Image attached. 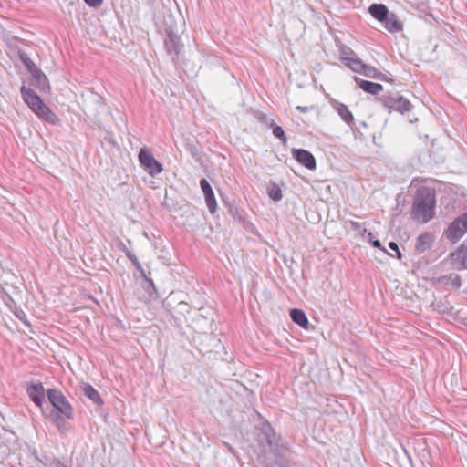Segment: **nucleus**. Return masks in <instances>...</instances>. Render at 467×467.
<instances>
[{"label": "nucleus", "mask_w": 467, "mask_h": 467, "mask_svg": "<svg viewBox=\"0 0 467 467\" xmlns=\"http://www.w3.org/2000/svg\"><path fill=\"white\" fill-rule=\"evenodd\" d=\"M435 191L430 187H420L413 199L411 216L422 223L431 221L435 214Z\"/></svg>", "instance_id": "f257e3e1"}, {"label": "nucleus", "mask_w": 467, "mask_h": 467, "mask_svg": "<svg viewBox=\"0 0 467 467\" xmlns=\"http://www.w3.org/2000/svg\"><path fill=\"white\" fill-rule=\"evenodd\" d=\"M20 91L25 102L36 115L49 123L55 124L57 122V117L56 114L50 110L36 92L25 86L21 87Z\"/></svg>", "instance_id": "f03ea898"}, {"label": "nucleus", "mask_w": 467, "mask_h": 467, "mask_svg": "<svg viewBox=\"0 0 467 467\" xmlns=\"http://www.w3.org/2000/svg\"><path fill=\"white\" fill-rule=\"evenodd\" d=\"M378 99L389 113L394 110L405 114L413 108L412 104L406 98L399 94H384Z\"/></svg>", "instance_id": "7ed1b4c3"}, {"label": "nucleus", "mask_w": 467, "mask_h": 467, "mask_svg": "<svg viewBox=\"0 0 467 467\" xmlns=\"http://www.w3.org/2000/svg\"><path fill=\"white\" fill-rule=\"evenodd\" d=\"M47 396L53 406L51 410H57L68 419L73 418V408L60 390L49 389L47 391Z\"/></svg>", "instance_id": "20e7f679"}, {"label": "nucleus", "mask_w": 467, "mask_h": 467, "mask_svg": "<svg viewBox=\"0 0 467 467\" xmlns=\"http://www.w3.org/2000/svg\"><path fill=\"white\" fill-rule=\"evenodd\" d=\"M467 233V213L455 218L444 232V236L452 244L457 243Z\"/></svg>", "instance_id": "39448f33"}, {"label": "nucleus", "mask_w": 467, "mask_h": 467, "mask_svg": "<svg viewBox=\"0 0 467 467\" xmlns=\"http://www.w3.org/2000/svg\"><path fill=\"white\" fill-rule=\"evenodd\" d=\"M139 161L144 170L151 176L157 175L162 171L161 164L146 149H140Z\"/></svg>", "instance_id": "423d86ee"}, {"label": "nucleus", "mask_w": 467, "mask_h": 467, "mask_svg": "<svg viewBox=\"0 0 467 467\" xmlns=\"http://www.w3.org/2000/svg\"><path fill=\"white\" fill-rule=\"evenodd\" d=\"M164 47L167 54L171 57L172 61L176 62L182 48L180 37L176 34L169 32L164 39Z\"/></svg>", "instance_id": "0eeeda50"}, {"label": "nucleus", "mask_w": 467, "mask_h": 467, "mask_svg": "<svg viewBox=\"0 0 467 467\" xmlns=\"http://www.w3.org/2000/svg\"><path fill=\"white\" fill-rule=\"evenodd\" d=\"M26 393L34 401V403L42 410V412L45 413L44 405H47V407H48V404L46 402L45 389L42 383L38 382L28 385L26 389Z\"/></svg>", "instance_id": "6e6552de"}, {"label": "nucleus", "mask_w": 467, "mask_h": 467, "mask_svg": "<svg viewBox=\"0 0 467 467\" xmlns=\"http://www.w3.org/2000/svg\"><path fill=\"white\" fill-rule=\"evenodd\" d=\"M292 156L296 159L301 165L305 166L306 169L313 171L316 169L317 163L314 155L304 149H293Z\"/></svg>", "instance_id": "1a4fd4ad"}, {"label": "nucleus", "mask_w": 467, "mask_h": 467, "mask_svg": "<svg viewBox=\"0 0 467 467\" xmlns=\"http://www.w3.org/2000/svg\"><path fill=\"white\" fill-rule=\"evenodd\" d=\"M452 265L458 270L467 269V244H462L450 254Z\"/></svg>", "instance_id": "9d476101"}, {"label": "nucleus", "mask_w": 467, "mask_h": 467, "mask_svg": "<svg viewBox=\"0 0 467 467\" xmlns=\"http://www.w3.org/2000/svg\"><path fill=\"white\" fill-rule=\"evenodd\" d=\"M201 189L205 197V202L208 207V210L211 213H214L217 209V202L213 194V188L209 182L206 179H202L200 181Z\"/></svg>", "instance_id": "9b49d317"}, {"label": "nucleus", "mask_w": 467, "mask_h": 467, "mask_svg": "<svg viewBox=\"0 0 467 467\" xmlns=\"http://www.w3.org/2000/svg\"><path fill=\"white\" fill-rule=\"evenodd\" d=\"M433 241V234L430 232H425L420 234L416 240L415 251L418 254H423L431 248Z\"/></svg>", "instance_id": "f8f14e48"}, {"label": "nucleus", "mask_w": 467, "mask_h": 467, "mask_svg": "<svg viewBox=\"0 0 467 467\" xmlns=\"http://www.w3.org/2000/svg\"><path fill=\"white\" fill-rule=\"evenodd\" d=\"M331 105L337 113L340 116V118L345 121V123L349 127H352L354 124V117L353 114L349 111L348 106L336 100L333 101Z\"/></svg>", "instance_id": "ddd939ff"}, {"label": "nucleus", "mask_w": 467, "mask_h": 467, "mask_svg": "<svg viewBox=\"0 0 467 467\" xmlns=\"http://www.w3.org/2000/svg\"><path fill=\"white\" fill-rule=\"evenodd\" d=\"M47 417L57 426L59 431L64 432L69 430V424L67 422V417L57 410H50Z\"/></svg>", "instance_id": "4468645a"}, {"label": "nucleus", "mask_w": 467, "mask_h": 467, "mask_svg": "<svg viewBox=\"0 0 467 467\" xmlns=\"http://www.w3.org/2000/svg\"><path fill=\"white\" fill-rule=\"evenodd\" d=\"M383 26L389 33H399L403 30V23L398 18L396 14L389 13L388 18L384 20Z\"/></svg>", "instance_id": "2eb2a0df"}, {"label": "nucleus", "mask_w": 467, "mask_h": 467, "mask_svg": "<svg viewBox=\"0 0 467 467\" xmlns=\"http://www.w3.org/2000/svg\"><path fill=\"white\" fill-rule=\"evenodd\" d=\"M358 87L365 92L378 95L383 90V86L379 83L371 82L368 80L356 78Z\"/></svg>", "instance_id": "dca6fc26"}, {"label": "nucleus", "mask_w": 467, "mask_h": 467, "mask_svg": "<svg viewBox=\"0 0 467 467\" xmlns=\"http://www.w3.org/2000/svg\"><path fill=\"white\" fill-rule=\"evenodd\" d=\"M81 389L83 394L89 399L94 404L98 406H101L104 401L102 398L100 397L99 393L96 389H94L90 384L88 383H83L81 385Z\"/></svg>", "instance_id": "f3484780"}, {"label": "nucleus", "mask_w": 467, "mask_h": 467, "mask_svg": "<svg viewBox=\"0 0 467 467\" xmlns=\"http://www.w3.org/2000/svg\"><path fill=\"white\" fill-rule=\"evenodd\" d=\"M368 11L375 19L381 23L388 18V15L390 13L383 4H372Z\"/></svg>", "instance_id": "a211bd4d"}, {"label": "nucleus", "mask_w": 467, "mask_h": 467, "mask_svg": "<svg viewBox=\"0 0 467 467\" xmlns=\"http://www.w3.org/2000/svg\"><path fill=\"white\" fill-rule=\"evenodd\" d=\"M33 82L32 85L40 90L46 91L49 88L48 79L47 76L42 72L41 69H36L32 74Z\"/></svg>", "instance_id": "6ab92c4d"}, {"label": "nucleus", "mask_w": 467, "mask_h": 467, "mask_svg": "<svg viewBox=\"0 0 467 467\" xmlns=\"http://www.w3.org/2000/svg\"><path fill=\"white\" fill-rule=\"evenodd\" d=\"M290 317L294 323L300 326L303 328H306L308 326V318L305 312L301 309L293 308L290 311Z\"/></svg>", "instance_id": "aec40b11"}, {"label": "nucleus", "mask_w": 467, "mask_h": 467, "mask_svg": "<svg viewBox=\"0 0 467 467\" xmlns=\"http://www.w3.org/2000/svg\"><path fill=\"white\" fill-rule=\"evenodd\" d=\"M341 61L354 72L361 73L364 63L357 57H342Z\"/></svg>", "instance_id": "412c9836"}, {"label": "nucleus", "mask_w": 467, "mask_h": 467, "mask_svg": "<svg viewBox=\"0 0 467 467\" xmlns=\"http://www.w3.org/2000/svg\"><path fill=\"white\" fill-rule=\"evenodd\" d=\"M367 78H375V79H380V80H387V77L382 74L379 70H378L376 67L365 65L362 68L361 73Z\"/></svg>", "instance_id": "4be33fe9"}, {"label": "nucleus", "mask_w": 467, "mask_h": 467, "mask_svg": "<svg viewBox=\"0 0 467 467\" xmlns=\"http://www.w3.org/2000/svg\"><path fill=\"white\" fill-rule=\"evenodd\" d=\"M144 280L143 287L148 292L150 297L151 298H157L158 297V292L157 288L153 283V280L146 275V276H141Z\"/></svg>", "instance_id": "5701e85b"}, {"label": "nucleus", "mask_w": 467, "mask_h": 467, "mask_svg": "<svg viewBox=\"0 0 467 467\" xmlns=\"http://www.w3.org/2000/svg\"><path fill=\"white\" fill-rule=\"evenodd\" d=\"M19 58L23 62L26 69L30 72V74L38 69L36 64L30 59V57L25 52H19Z\"/></svg>", "instance_id": "b1692460"}, {"label": "nucleus", "mask_w": 467, "mask_h": 467, "mask_svg": "<svg viewBox=\"0 0 467 467\" xmlns=\"http://www.w3.org/2000/svg\"><path fill=\"white\" fill-rule=\"evenodd\" d=\"M268 196L275 202H278L283 198L282 191L280 187L273 183L271 188L268 190Z\"/></svg>", "instance_id": "393cba45"}, {"label": "nucleus", "mask_w": 467, "mask_h": 467, "mask_svg": "<svg viewBox=\"0 0 467 467\" xmlns=\"http://www.w3.org/2000/svg\"><path fill=\"white\" fill-rule=\"evenodd\" d=\"M271 127H273V134L275 138L279 139L282 143L285 144L287 142V137L282 129V127L275 125L274 122L270 124Z\"/></svg>", "instance_id": "a878e982"}, {"label": "nucleus", "mask_w": 467, "mask_h": 467, "mask_svg": "<svg viewBox=\"0 0 467 467\" xmlns=\"http://www.w3.org/2000/svg\"><path fill=\"white\" fill-rule=\"evenodd\" d=\"M445 279L450 281V285L454 289H459L462 285V280H461V276L459 275L451 274L449 276H442V280H445ZM446 284H449V282H447Z\"/></svg>", "instance_id": "bb28decb"}, {"label": "nucleus", "mask_w": 467, "mask_h": 467, "mask_svg": "<svg viewBox=\"0 0 467 467\" xmlns=\"http://www.w3.org/2000/svg\"><path fill=\"white\" fill-rule=\"evenodd\" d=\"M127 257L132 263V265L136 267V269L140 273V275L146 276V272L143 269L140 263L139 262L137 256L133 253H127Z\"/></svg>", "instance_id": "cd10ccee"}, {"label": "nucleus", "mask_w": 467, "mask_h": 467, "mask_svg": "<svg viewBox=\"0 0 467 467\" xmlns=\"http://www.w3.org/2000/svg\"><path fill=\"white\" fill-rule=\"evenodd\" d=\"M176 310L180 315L184 316L185 314L190 313L191 307L187 302L180 300L176 306Z\"/></svg>", "instance_id": "c85d7f7f"}, {"label": "nucleus", "mask_w": 467, "mask_h": 467, "mask_svg": "<svg viewBox=\"0 0 467 467\" xmlns=\"http://www.w3.org/2000/svg\"><path fill=\"white\" fill-rule=\"evenodd\" d=\"M16 316L17 318H19L26 327H30L31 325L30 323L28 322L27 318H26V314L24 313V311L22 310H19V311H16Z\"/></svg>", "instance_id": "c756f323"}, {"label": "nucleus", "mask_w": 467, "mask_h": 467, "mask_svg": "<svg viewBox=\"0 0 467 467\" xmlns=\"http://www.w3.org/2000/svg\"><path fill=\"white\" fill-rule=\"evenodd\" d=\"M389 247L392 251L396 252V257H397L398 259H401V258H402V254H401V252L400 251V249H399V246H398L397 243H395V242H389Z\"/></svg>", "instance_id": "7c9ffc66"}, {"label": "nucleus", "mask_w": 467, "mask_h": 467, "mask_svg": "<svg viewBox=\"0 0 467 467\" xmlns=\"http://www.w3.org/2000/svg\"><path fill=\"white\" fill-rule=\"evenodd\" d=\"M363 233H368V236L369 237V240L371 241V244L376 248H381V244L379 240H372L373 234L371 232H368L367 229H363Z\"/></svg>", "instance_id": "2f4dec72"}, {"label": "nucleus", "mask_w": 467, "mask_h": 467, "mask_svg": "<svg viewBox=\"0 0 467 467\" xmlns=\"http://www.w3.org/2000/svg\"><path fill=\"white\" fill-rule=\"evenodd\" d=\"M84 2L90 7H98L101 5L103 0H84Z\"/></svg>", "instance_id": "473e14b6"}, {"label": "nucleus", "mask_w": 467, "mask_h": 467, "mask_svg": "<svg viewBox=\"0 0 467 467\" xmlns=\"http://www.w3.org/2000/svg\"><path fill=\"white\" fill-rule=\"evenodd\" d=\"M357 57V54L350 48H346L341 50V57Z\"/></svg>", "instance_id": "72a5a7b5"}, {"label": "nucleus", "mask_w": 467, "mask_h": 467, "mask_svg": "<svg viewBox=\"0 0 467 467\" xmlns=\"http://www.w3.org/2000/svg\"><path fill=\"white\" fill-rule=\"evenodd\" d=\"M349 223L354 230H359L361 228V223L356 221H349Z\"/></svg>", "instance_id": "f704fd0d"}, {"label": "nucleus", "mask_w": 467, "mask_h": 467, "mask_svg": "<svg viewBox=\"0 0 467 467\" xmlns=\"http://www.w3.org/2000/svg\"><path fill=\"white\" fill-rule=\"evenodd\" d=\"M296 109L303 113H306L308 111V108L305 107V106H297Z\"/></svg>", "instance_id": "c9c22d12"}, {"label": "nucleus", "mask_w": 467, "mask_h": 467, "mask_svg": "<svg viewBox=\"0 0 467 467\" xmlns=\"http://www.w3.org/2000/svg\"><path fill=\"white\" fill-rule=\"evenodd\" d=\"M173 300V293H171L169 297L167 298L166 305L171 306V301Z\"/></svg>", "instance_id": "e433bc0d"}, {"label": "nucleus", "mask_w": 467, "mask_h": 467, "mask_svg": "<svg viewBox=\"0 0 467 467\" xmlns=\"http://www.w3.org/2000/svg\"><path fill=\"white\" fill-rule=\"evenodd\" d=\"M121 250L125 253L126 255L127 253H131L124 244H121Z\"/></svg>", "instance_id": "4c0bfd02"}, {"label": "nucleus", "mask_w": 467, "mask_h": 467, "mask_svg": "<svg viewBox=\"0 0 467 467\" xmlns=\"http://www.w3.org/2000/svg\"><path fill=\"white\" fill-rule=\"evenodd\" d=\"M51 467H66V466L61 462H57L54 465L52 464Z\"/></svg>", "instance_id": "58836bf2"}, {"label": "nucleus", "mask_w": 467, "mask_h": 467, "mask_svg": "<svg viewBox=\"0 0 467 467\" xmlns=\"http://www.w3.org/2000/svg\"><path fill=\"white\" fill-rule=\"evenodd\" d=\"M276 464L279 465L280 467H285V463L282 461H276Z\"/></svg>", "instance_id": "ea45409f"}]
</instances>
